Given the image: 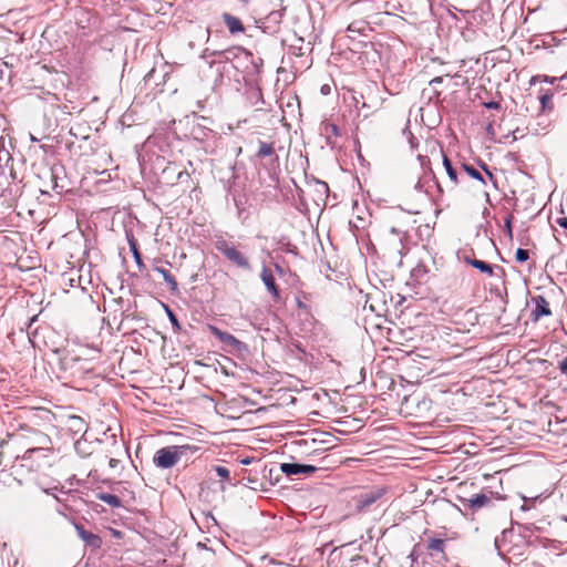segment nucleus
Instances as JSON below:
<instances>
[{
	"label": "nucleus",
	"instance_id": "obj_1",
	"mask_svg": "<svg viewBox=\"0 0 567 567\" xmlns=\"http://www.w3.org/2000/svg\"><path fill=\"white\" fill-rule=\"evenodd\" d=\"M199 451L197 445H171L156 451L153 463L157 468L168 470L174 467L182 458H188Z\"/></svg>",
	"mask_w": 567,
	"mask_h": 567
},
{
	"label": "nucleus",
	"instance_id": "obj_2",
	"mask_svg": "<svg viewBox=\"0 0 567 567\" xmlns=\"http://www.w3.org/2000/svg\"><path fill=\"white\" fill-rule=\"evenodd\" d=\"M13 168L0 166V199L11 204L20 196V186L16 182Z\"/></svg>",
	"mask_w": 567,
	"mask_h": 567
},
{
	"label": "nucleus",
	"instance_id": "obj_3",
	"mask_svg": "<svg viewBox=\"0 0 567 567\" xmlns=\"http://www.w3.org/2000/svg\"><path fill=\"white\" fill-rule=\"evenodd\" d=\"M215 248L233 265L244 271H251L248 257L224 238L215 241Z\"/></svg>",
	"mask_w": 567,
	"mask_h": 567
},
{
	"label": "nucleus",
	"instance_id": "obj_4",
	"mask_svg": "<svg viewBox=\"0 0 567 567\" xmlns=\"http://www.w3.org/2000/svg\"><path fill=\"white\" fill-rule=\"evenodd\" d=\"M386 489L381 486L372 487L368 491L360 493L355 497V508L359 512L368 511L374 503H377L383 495Z\"/></svg>",
	"mask_w": 567,
	"mask_h": 567
},
{
	"label": "nucleus",
	"instance_id": "obj_5",
	"mask_svg": "<svg viewBox=\"0 0 567 567\" xmlns=\"http://www.w3.org/2000/svg\"><path fill=\"white\" fill-rule=\"evenodd\" d=\"M63 172V168L61 166L54 165L47 171L43 172V177L48 181L43 182V185L52 190H55L56 193H62L64 189V185L60 184L62 181L61 173Z\"/></svg>",
	"mask_w": 567,
	"mask_h": 567
},
{
	"label": "nucleus",
	"instance_id": "obj_6",
	"mask_svg": "<svg viewBox=\"0 0 567 567\" xmlns=\"http://www.w3.org/2000/svg\"><path fill=\"white\" fill-rule=\"evenodd\" d=\"M259 158H268L267 166L270 171L279 167V156L276 154L272 143L259 141V148L256 153Z\"/></svg>",
	"mask_w": 567,
	"mask_h": 567
},
{
	"label": "nucleus",
	"instance_id": "obj_7",
	"mask_svg": "<svg viewBox=\"0 0 567 567\" xmlns=\"http://www.w3.org/2000/svg\"><path fill=\"white\" fill-rule=\"evenodd\" d=\"M282 473L287 476H299L302 474H311L317 471L313 465L298 464V463H282L280 465Z\"/></svg>",
	"mask_w": 567,
	"mask_h": 567
},
{
	"label": "nucleus",
	"instance_id": "obj_8",
	"mask_svg": "<svg viewBox=\"0 0 567 567\" xmlns=\"http://www.w3.org/2000/svg\"><path fill=\"white\" fill-rule=\"evenodd\" d=\"M461 502L465 508L478 511L485 506H488L492 503V499L486 494L480 493L473 495L470 498H462Z\"/></svg>",
	"mask_w": 567,
	"mask_h": 567
},
{
	"label": "nucleus",
	"instance_id": "obj_9",
	"mask_svg": "<svg viewBox=\"0 0 567 567\" xmlns=\"http://www.w3.org/2000/svg\"><path fill=\"white\" fill-rule=\"evenodd\" d=\"M412 193L415 195V203L408 208V212L410 214H419L421 213V206L427 200L426 190L424 189L423 183L420 179L414 185Z\"/></svg>",
	"mask_w": 567,
	"mask_h": 567
},
{
	"label": "nucleus",
	"instance_id": "obj_10",
	"mask_svg": "<svg viewBox=\"0 0 567 567\" xmlns=\"http://www.w3.org/2000/svg\"><path fill=\"white\" fill-rule=\"evenodd\" d=\"M535 308L532 312L533 320L537 321L542 317H548L551 315L549 303L544 296H536L533 298Z\"/></svg>",
	"mask_w": 567,
	"mask_h": 567
},
{
	"label": "nucleus",
	"instance_id": "obj_11",
	"mask_svg": "<svg viewBox=\"0 0 567 567\" xmlns=\"http://www.w3.org/2000/svg\"><path fill=\"white\" fill-rule=\"evenodd\" d=\"M260 278H261L264 285L266 286L267 290L272 296V298L275 300H278L280 298V293H279L278 287L276 285V281H275V277H274L272 272L270 271V269L267 268L266 266H264L261 269Z\"/></svg>",
	"mask_w": 567,
	"mask_h": 567
},
{
	"label": "nucleus",
	"instance_id": "obj_12",
	"mask_svg": "<svg viewBox=\"0 0 567 567\" xmlns=\"http://www.w3.org/2000/svg\"><path fill=\"white\" fill-rule=\"evenodd\" d=\"M210 330L213 332V334L221 342L235 348V349H240L241 346H243V342L240 340H238L235 336L226 332V331H223L220 329H218L217 327H210Z\"/></svg>",
	"mask_w": 567,
	"mask_h": 567
},
{
	"label": "nucleus",
	"instance_id": "obj_13",
	"mask_svg": "<svg viewBox=\"0 0 567 567\" xmlns=\"http://www.w3.org/2000/svg\"><path fill=\"white\" fill-rule=\"evenodd\" d=\"M76 532H78L80 538L83 542H85L86 545L91 546L92 548L101 547L102 539L97 535L85 530L82 526H76Z\"/></svg>",
	"mask_w": 567,
	"mask_h": 567
},
{
	"label": "nucleus",
	"instance_id": "obj_14",
	"mask_svg": "<svg viewBox=\"0 0 567 567\" xmlns=\"http://www.w3.org/2000/svg\"><path fill=\"white\" fill-rule=\"evenodd\" d=\"M223 20L231 34L241 33L245 31V27L239 18L230 13H224Z\"/></svg>",
	"mask_w": 567,
	"mask_h": 567
},
{
	"label": "nucleus",
	"instance_id": "obj_15",
	"mask_svg": "<svg viewBox=\"0 0 567 567\" xmlns=\"http://www.w3.org/2000/svg\"><path fill=\"white\" fill-rule=\"evenodd\" d=\"M443 83V76H436L432 79L429 83V87L424 89L423 93H429V100L439 99L441 95V91L439 86Z\"/></svg>",
	"mask_w": 567,
	"mask_h": 567
},
{
	"label": "nucleus",
	"instance_id": "obj_16",
	"mask_svg": "<svg viewBox=\"0 0 567 567\" xmlns=\"http://www.w3.org/2000/svg\"><path fill=\"white\" fill-rule=\"evenodd\" d=\"M154 270L162 275L165 284L169 287L171 291L175 292L178 290V284L175 277L167 269L155 266Z\"/></svg>",
	"mask_w": 567,
	"mask_h": 567
},
{
	"label": "nucleus",
	"instance_id": "obj_17",
	"mask_svg": "<svg viewBox=\"0 0 567 567\" xmlns=\"http://www.w3.org/2000/svg\"><path fill=\"white\" fill-rule=\"evenodd\" d=\"M96 498L106 503L109 506L113 508H118L122 506V501L120 499L118 496L114 494L101 492L96 494Z\"/></svg>",
	"mask_w": 567,
	"mask_h": 567
},
{
	"label": "nucleus",
	"instance_id": "obj_18",
	"mask_svg": "<svg viewBox=\"0 0 567 567\" xmlns=\"http://www.w3.org/2000/svg\"><path fill=\"white\" fill-rule=\"evenodd\" d=\"M443 165H444L446 174H447L449 178L451 179V182L453 183V185H457L460 183L458 173H457L456 168L453 167L451 161L449 159V157L446 155H443Z\"/></svg>",
	"mask_w": 567,
	"mask_h": 567
},
{
	"label": "nucleus",
	"instance_id": "obj_19",
	"mask_svg": "<svg viewBox=\"0 0 567 567\" xmlns=\"http://www.w3.org/2000/svg\"><path fill=\"white\" fill-rule=\"evenodd\" d=\"M470 265L472 267L476 268L477 270H480L481 272L487 274L488 276H493L492 265H489L483 260L473 259V261H470Z\"/></svg>",
	"mask_w": 567,
	"mask_h": 567
},
{
	"label": "nucleus",
	"instance_id": "obj_20",
	"mask_svg": "<svg viewBox=\"0 0 567 567\" xmlns=\"http://www.w3.org/2000/svg\"><path fill=\"white\" fill-rule=\"evenodd\" d=\"M128 244H130V248H131V251L133 254V258L137 265V267L141 269H143L145 267L143 260H142V256L137 249V245H136V241L132 238L128 240Z\"/></svg>",
	"mask_w": 567,
	"mask_h": 567
},
{
	"label": "nucleus",
	"instance_id": "obj_21",
	"mask_svg": "<svg viewBox=\"0 0 567 567\" xmlns=\"http://www.w3.org/2000/svg\"><path fill=\"white\" fill-rule=\"evenodd\" d=\"M462 168L470 177L480 181L484 185L486 184L483 175L475 167L467 164H463Z\"/></svg>",
	"mask_w": 567,
	"mask_h": 567
},
{
	"label": "nucleus",
	"instance_id": "obj_22",
	"mask_svg": "<svg viewBox=\"0 0 567 567\" xmlns=\"http://www.w3.org/2000/svg\"><path fill=\"white\" fill-rule=\"evenodd\" d=\"M390 233L399 237V243L403 247V240L408 237V229L402 226H392Z\"/></svg>",
	"mask_w": 567,
	"mask_h": 567
},
{
	"label": "nucleus",
	"instance_id": "obj_23",
	"mask_svg": "<svg viewBox=\"0 0 567 567\" xmlns=\"http://www.w3.org/2000/svg\"><path fill=\"white\" fill-rule=\"evenodd\" d=\"M445 540L441 538H432L429 540L427 548L434 551H444Z\"/></svg>",
	"mask_w": 567,
	"mask_h": 567
},
{
	"label": "nucleus",
	"instance_id": "obj_24",
	"mask_svg": "<svg viewBox=\"0 0 567 567\" xmlns=\"http://www.w3.org/2000/svg\"><path fill=\"white\" fill-rule=\"evenodd\" d=\"M165 310H166L167 317L173 326L174 332H179L182 330V327L178 322L177 317L167 306H165Z\"/></svg>",
	"mask_w": 567,
	"mask_h": 567
},
{
	"label": "nucleus",
	"instance_id": "obj_25",
	"mask_svg": "<svg viewBox=\"0 0 567 567\" xmlns=\"http://www.w3.org/2000/svg\"><path fill=\"white\" fill-rule=\"evenodd\" d=\"M216 474L223 480L228 481L230 477V472L227 467L217 465L214 467Z\"/></svg>",
	"mask_w": 567,
	"mask_h": 567
},
{
	"label": "nucleus",
	"instance_id": "obj_26",
	"mask_svg": "<svg viewBox=\"0 0 567 567\" xmlns=\"http://www.w3.org/2000/svg\"><path fill=\"white\" fill-rule=\"evenodd\" d=\"M528 258H529V252H528V250L523 249V248H518V249L516 250L515 259H516L518 262H524V261L528 260Z\"/></svg>",
	"mask_w": 567,
	"mask_h": 567
},
{
	"label": "nucleus",
	"instance_id": "obj_27",
	"mask_svg": "<svg viewBox=\"0 0 567 567\" xmlns=\"http://www.w3.org/2000/svg\"><path fill=\"white\" fill-rule=\"evenodd\" d=\"M505 231L506 234L512 237L513 236V230H512V216H507L506 219H505Z\"/></svg>",
	"mask_w": 567,
	"mask_h": 567
},
{
	"label": "nucleus",
	"instance_id": "obj_28",
	"mask_svg": "<svg viewBox=\"0 0 567 567\" xmlns=\"http://www.w3.org/2000/svg\"><path fill=\"white\" fill-rule=\"evenodd\" d=\"M409 133V144H410V147L411 150H416L417 146H419V142H417V138L415 136L412 135L411 132H408Z\"/></svg>",
	"mask_w": 567,
	"mask_h": 567
},
{
	"label": "nucleus",
	"instance_id": "obj_29",
	"mask_svg": "<svg viewBox=\"0 0 567 567\" xmlns=\"http://www.w3.org/2000/svg\"><path fill=\"white\" fill-rule=\"evenodd\" d=\"M326 132H331L333 135H338L339 134V128L336 124H332V123H328L326 125Z\"/></svg>",
	"mask_w": 567,
	"mask_h": 567
},
{
	"label": "nucleus",
	"instance_id": "obj_30",
	"mask_svg": "<svg viewBox=\"0 0 567 567\" xmlns=\"http://www.w3.org/2000/svg\"><path fill=\"white\" fill-rule=\"evenodd\" d=\"M550 100H551V96L548 94H544L540 96V103L544 109L547 106V104L550 102Z\"/></svg>",
	"mask_w": 567,
	"mask_h": 567
},
{
	"label": "nucleus",
	"instance_id": "obj_31",
	"mask_svg": "<svg viewBox=\"0 0 567 567\" xmlns=\"http://www.w3.org/2000/svg\"><path fill=\"white\" fill-rule=\"evenodd\" d=\"M559 370L563 374H567V357L560 361Z\"/></svg>",
	"mask_w": 567,
	"mask_h": 567
},
{
	"label": "nucleus",
	"instance_id": "obj_32",
	"mask_svg": "<svg viewBox=\"0 0 567 567\" xmlns=\"http://www.w3.org/2000/svg\"><path fill=\"white\" fill-rule=\"evenodd\" d=\"M485 107L493 109V110H498L501 107V105H499L498 102L491 101L488 103H485Z\"/></svg>",
	"mask_w": 567,
	"mask_h": 567
},
{
	"label": "nucleus",
	"instance_id": "obj_33",
	"mask_svg": "<svg viewBox=\"0 0 567 567\" xmlns=\"http://www.w3.org/2000/svg\"><path fill=\"white\" fill-rule=\"evenodd\" d=\"M556 223H557L560 227H563V228L567 229V218H566V217H559V218H557V219H556Z\"/></svg>",
	"mask_w": 567,
	"mask_h": 567
},
{
	"label": "nucleus",
	"instance_id": "obj_34",
	"mask_svg": "<svg viewBox=\"0 0 567 567\" xmlns=\"http://www.w3.org/2000/svg\"><path fill=\"white\" fill-rule=\"evenodd\" d=\"M484 171L486 172L487 177L493 182V184H496L494 175L487 169L485 165H483Z\"/></svg>",
	"mask_w": 567,
	"mask_h": 567
},
{
	"label": "nucleus",
	"instance_id": "obj_35",
	"mask_svg": "<svg viewBox=\"0 0 567 567\" xmlns=\"http://www.w3.org/2000/svg\"><path fill=\"white\" fill-rule=\"evenodd\" d=\"M109 465H110V467L115 468L118 465V460L110 458Z\"/></svg>",
	"mask_w": 567,
	"mask_h": 567
},
{
	"label": "nucleus",
	"instance_id": "obj_36",
	"mask_svg": "<svg viewBox=\"0 0 567 567\" xmlns=\"http://www.w3.org/2000/svg\"><path fill=\"white\" fill-rule=\"evenodd\" d=\"M298 308L307 310L306 303H303L299 298L296 300Z\"/></svg>",
	"mask_w": 567,
	"mask_h": 567
},
{
	"label": "nucleus",
	"instance_id": "obj_37",
	"mask_svg": "<svg viewBox=\"0 0 567 567\" xmlns=\"http://www.w3.org/2000/svg\"><path fill=\"white\" fill-rule=\"evenodd\" d=\"M321 93L324 94V95L329 94L330 93V86L327 85V84L321 86Z\"/></svg>",
	"mask_w": 567,
	"mask_h": 567
},
{
	"label": "nucleus",
	"instance_id": "obj_38",
	"mask_svg": "<svg viewBox=\"0 0 567 567\" xmlns=\"http://www.w3.org/2000/svg\"><path fill=\"white\" fill-rule=\"evenodd\" d=\"M71 421L76 422V423H81L82 422L81 417H79V416H72Z\"/></svg>",
	"mask_w": 567,
	"mask_h": 567
},
{
	"label": "nucleus",
	"instance_id": "obj_39",
	"mask_svg": "<svg viewBox=\"0 0 567 567\" xmlns=\"http://www.w3.org/2000/svg\"><path fill=\"white\" fill-rule=\"evenodd\" d=\"M29 137H30V141L31 142H38L39 138H37L34 135H32L31 133L29 134Z\"/></svg>",
	"mask_w": 567,
	"mask_h": 567
},
{
	"label": "nucleus",
	"instance_id": "obj_40",
	"mask_svg": "<svg viewBox=\"0 0 567 567\" xmlns=\"http://www.w3.org/2000/svg\"><path fill=\"white\" fill-rule=\"evenodd\" d=\"M464 261L470 265V261H473V259L470 258L468 256H465L464 257Z\"/></svg>",
	"mask_w": 567,
	"mask_h": 567
},
{
	"label": "nucleus",
	"instance_id": "obj_41",
	"mask_svg": "<svg viewBox=\"0 0 567 567\" xmlns=\"http://www.w3.org/2000/svg\"><path fill=\"white\" fill-rule=\"evenodd\" d=\"M276 269H277V271H279V272H281V271H282L279 265H276Z\"/></svg>",
	"mask_w": 567,
	"mask_h": 567
},
{
	"label": "nucleus",
	"instance_id": "obj_42",
	"mask_svg": "<svg viewBox=\"0 0 567 567\" xmlns=\"http://www.w3.org/2000/svg\"><path fill=\"white\" fill-rule=\"evenodd\" d=\"M244 4H248L250 0H240Z\"/></svg>",
	"mask_w": 567,
	"mask_h": 567
},
{
	"label": "nucleus",
	"instance_id": "obj_43",
	"mask_svg": "<svg viewBox=\"0 0 567 567\" xmlns=\"http://www.w3.org/2000/svg\"><path fill=\"white\" fill-rule=\"evenodd\" d=\"M183 176V172L178 173V179H181Z\"/></svg>",
	"mask_w": 567,
	"mask_h": 567
},
{
	"label": "nucleus",
	"instance_id": "obj_44",
	"mask_svg": "<svg viewBox=\"0 0 567 567\" xmlns=\"http://www.w3.org/2000/svg\"><path fill=\"white\" fill-rule=\"evenodd\" d=\"M563 520L567 523V515L563 517Z\"/></svg>",
	"mask_w": 567,
	"mask_h": 567
}]
</instances>
